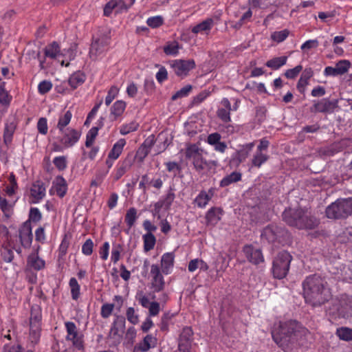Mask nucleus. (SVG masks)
I'll list each match as a JSON object with an SVG mask.
<instances>
[{
  "label": "nucleus",
  "mask_w": 352,
  "mask_h": 352,
  "mask_svg": "<svg viewBox=\"0 0 352 352\" xmlns=\"http://www.w3.org/2000/svg\"><path fill=\"white\" fill-rule=\"evenodd\" d=\"M310 331L296 320L275 322L271 329L272 339L283 352H292L305 345Z\"/></svg>",
  "instance_id": "obj_1"
},
{
  "label": "nucleus",
  "mask_w": 352,
  "mask_h": 352,
  "mask_svg": "<svg viewBox=\"0 0 352 352\" xmlns=\"http://www.w3.org/2000/svg\"><path fill=\"white\" fill-rule=\"evenodd\" d=\"M302 285L305 300L312 307H320L331 298V289L325 277L312 274L307 276Z\"/></svg>",
  "instance_id": "obj_2"
},
{
  "label": "nucleus",
  "mask_w": 352,
  "mask_h": 352,
  "mask_svg": "<svg viewBox=\"0 0 352 352\" xmlns=\"http://www.w3.org/2000/svg\"><path fill=\"white\" fill-rule=\"evenodd\" d=\"M282 218L287 225L299 230H313L320 223L317 218L301 208L285 209Z\"/></svg>",
  "instance_id": "obj_3"
},
{
  "label": "nucleus",
  "mask_w": 352,
  "mask_h": 352,
  "mask_svg": "<svg viewBox=\"0 0 352 352\" xmlns=\"http://www.w3.org/2000/svg\"><path fill=\"white\" fill-rule=\"evenodd\" d=\"M328 219H345L352 215V197L340 198L326 208Z\"/></svg>",
  "instance_id": "obj_4"
},
{
  "label": "nucleus",
  "mask_w": 352,
  "mask_h": 352,
  "mask_svg": "<svg viewBox=\"0 0 352 352\" xmlns=\"http://www.w3.org/2000/svg\"><path fill=\"white\" fill-rule=\"evenodd\" d=\"M111 43L110 31L107 29L100 30L92 38L89 49V56L92 59L104 54L109 49Z\"/></svg>",
  "instance_id": "obj_5"
},
{
  "label": "nucleus",
  "mask_w": 352,
  "mask_h": 352,
  "mask_svg": "<svg viewBox=\"0 0 352 352\" xmlns=\"http://www.w3.org/2000/svg\"><path fill=\"white\" fill-rule=\"evenodd\" d=\"M292 256L287 251L279 252L272 262V272L273 276L277 279L284 278L288 274Z\"/></svg>",
  "instance_id": "obj_6"
},
{
  "label": "nucleus",
  "mask_w": 352,
  "mask_h": 352,
  "mask_svg": "<svg viewBox=\"0 0 352 352\" xmlns=\"http://www.w3.org/2000/svg\"><path fill=\"white\" fill-rule=\"evenodd\" d=\"M261 237L269 243H283L289 238V232L283 227L275 224L266 226L262 231Z\"/></svg>",
  "instance_id": "obj_7"
},
{
  "label": "nucleus",
  "mask_w": 352,
  "mask_h": 352,
  "mask_svg": "<svg viewBox=\"0 0 352 352\" xmlns=\"http://www.w3.org/2000/svg\"><path fill=\"white\" fill-rule=\"evenodd\" d=\"M42 219V214L37 208L32 207L30 209L28 214V219L23 222V229L28 231V235L25 239L23 238V247H30L33 239V234L32 232L31 223H37Z\"/></svg>",
  "instance_id": "obj_8"
},
{
  "label": "nucleus",
  "mask_w": 352,
  "mask_h": 352,
  "mask_svg": "<svg viewBox=\"0 0 352 352\" xmlns=\"http://www.w3.org/2000/svg\"><path fill=\"white\" fill-rule=\"evenodd\" d=\"M338 108V100L322 98L320 100H314L313 106L310 108L311 113H332Z\"/></svg>",
  "instance_id": "obj_9"
},
{
  "label": "nucleus",
  "mask_w": 352,
  "mask_h": 352,
  "mask_svg": "<svg viewBox=\"0 0 352 352\" xmlns=\"http://www.w3.org/2000/svg\"><path fill=\"white\" fill-rule=\"evenodd\" d=\"M125 318L122 316H116L112 323L108 338L113 339L114 344H119L122 338V333L125 329Z\"/></svg>",
  "instance_id": "obj_10"
},
{
  "label": "nucleus",
  "mask_w": 352,
  "mask_h": 352,
  "mask_svg": "<svg viewBox=\"0 0 352 352\" xmlns=\"http://www.w3.org/2000/svg\"><path fill=\"white\" fill-rule=\"evenodd\" d=\"M195 66V62L193 59L175 60L171 64V67L173 68L175 74L182 78L186 77L188 74L189 72L193 69Z\"/></svg>",
  "instance_id": "obj_11"
},
{
  "label": "nucleus",
  "mask_w": 352,
  "mask_h": 352,
  "mask_svg": "<svg viewBox=\"0 0 352 352\" xmlns=\"http://www.w3.org/2000/svg\"><path fill=\"white\" fill-rule=\"evenodd\" d=\"M192 337V328L190 327H184L178 338L177 349L182 352H191Z\"/></svg>",
  "instance_id": "obj_12"
},
{
  "label": "nucleus",
  "mask_w": 352,
  "mask_h": 352,
  "mask_svg": "<svg viewBox=\"0 0 352 352\" xmlns=\"http://www.w3.org/2000/svg\"><path fill=\"white\" fill-rule=\"evenodd\" d=\"M243 252L247 260L253 265H258L265 261L261 249L256 248L252 245H244Z\"/></svg>",
  "instance_id": "obj_13"
},
{
  "label": "nucleus",
  "mask_w": 352,
  "mask_h": 352,
  "mask_svg": "<svg viewBox=\"0 0 352 352\" xmlns=\"http://www.w3.org/2000/svg\"><path fill=\"white\" fill-rule=\"evenodd\" d=\"M59 131L61 133L59 141L66 148L74 146L78 141L81 135L80 132L72 128H66Z\"/></svg>",
  "instance_id": "obj_14"
},
{
  "label": "nucleus",
  "mask_w": 352,
  "mask_h": 352,
  "mask_svg": "<svg viewBox=\"0 0 352 352\" xmlns=\"http://www.w3.org/2000/svg\"><path fill=\"white\" fill-rule=\"evenodd\" d=\"M65 325L67 333L66 340L72 341L73 345L78 349H82L83 342L81 337L78 336L75 323L73 322H66Z\"/></svg>",
  "instance_id": "obj_15"
},
{
  "label": "nucleus",
  "mask_w": 352,
  "mask_h": 352,
  "mask_svg": "<svg viewBox=\"0 0 352 352\" xmlns=\"http://www.w3.org/2000/svg\"><path fill=\"white\" fill-rule=\"evenodd\" d=\"M151 274L153 278L151 287L153 291L155 292L162 291L165 286V282L158 265L153 264L151 266Z\"/></svg>",
  "instance_id": "obj_16"
},
{
  "label": "nucleus",
  "mask_w": 352,
  "mask_h": 352,
  "mask_svg": "<svg viewBox=\"0 0 352 352\" xmlns=\"http://www.w3.org/2000/svg\"><path fill=\"white\" fill-rule=\"evenodd\" d=\"M45 195L44 184L41 181L34 183L30 188V204L38 203Z\"/></svg>",
  "instance_id": "obj_17"
},
{
  "label": "nucleus",
  "mask_w": 352,
  "mask_h": 352,
  "mask_svg": "<svg viewBox=\"0 0 352 352\" xmlns=\"http://www.w3.org/2000/svg\"><path fill=\"white\" fill-rule=\"evenodd\" d=\"M45 266V262L43 260L39 258L38 254V250H34L28 257L27 260V267L29 269H33L35 270H40Z\"/></svg>",
  "instance_id": "obj_18"
},
{
  "label": "nucleus",
  "mask_w": 352,
  "mask_h": 352,
  "mask_svg": "<svg viewBox=\"0 0 352 352\" xmlns=\"http://www.w3.org/2000/svg\"><path fill=\"white\" fill-rule=\"evenodd\" d=\"M175 254L173 252H167L162 255L161 258V266L162 273L167 275L170 273L174 265Z\"/></svg>",
  "instance_id": "obj_19"
},
{
  "label": "nucleus",
  "mask_w": 352,
  "mask_h": 352,
  "mask_svg": "<svg viewBox=\"0 0 352 352\" xmlns=\"http://www.w3.org/2000/svg\"><path fill=\"white\" fill-rule=\"evenodd\" d=\"M248 156V151L245 148L235 151L231 156L229 164L232 167L239 166Z\"/></svg>",
  "instance_id": "obj_20"
},
{
  "label": "nucleus",
  "mask_w": 352,
  "mask_h": 352,
  "mask_svg": "<svg viewBox=\"0 0 352 352\" xmlns=\"http://www.w3.org/2000/svg\"><path fill=\"white\" fill-rule=\"evenodd\" d=\"M52 188L60 197H63L67 190V184L66 180L62 176H57L53 182Z\"/></svg>",
  "instance_id": "obj_21"
},
{
  "label": "nucleus",
  "mask_w": 352,
  "mask_h": 352,
  "mask_svg": "<svg viewBox=\"0 0 352 352\" xmlns=\"http://www.w3.org/2000/svg\"><path fill=\"white\" fill-rule=\"evenodd\" d=\"M155 342H156V339L152 335H151V334L146 335L144 338L143 341L140 342L138 344H137L134 347L133 351H140L141 352H146L151 349V344H153V346H155Z\"/></svg>",
  "instance_id": "obj_22"
},
{
  "label": "nucleus",
  "mask_w": 352,
  "mask_h": 352,
  "mask_svg": "<svg viewBox=\"0 0 352 352\" xmlns=\"http://www.w3.org/2000/svg\"><path fill=\"white\" fill-rule=\"evenodd\" d=\"M242 174L240 172L234 171L230 174L225 176L219 183L221 188L227 187L232 184L236 183L241 180Z\"/></svg>",
  "instance_id": "obj_23"
},
{
  "label": "nucleus",
  "mask_w": 352,
  "mask_h": 352,
  "mask_svg": "<svg viewBox=\"0 0 352 352\" xmlns=\"http://www.w3.org/2000/svg\"><path fill=\"white\" fill-rule=\"evenodd\" d=\"M214 25V21L211 18H208L202 22L195 25L191 31L197 34L198 33L210 31Z\"/></svg>",
  "instance_id": "obj_24"
},
{
  "label": "nucleus",
  "mask_w": 352,
  "mask_h": 352,
  "mask_svg": "<svg viewBox=\"0 0 352 352\" xmlns=\"http://www.w3.org/2000/svg\"><path fill=\"white\" fill-rule=\"evenodd\" d=\"M126 144V141L124 139H120L116 143H115L113 146V148L110 151L108 154L109 158H113V160H116L119 157L120 154L122 152L123 148Z\"/></svg>",
  "instance_id": "obj_25"
},
{
  "label": "nucleus",
  "mask_w": 352,
  "mask_h": 352,
  "mask_svg": "<svg viewBox=\"0 0 352 352\" xmlns=\"http://www.w3.org/2000/svg\"><path fill=\"white\" fill-rule=\"evenodd\" d=\"M15 129L16 124L14 121V118H12L11 120L7 122L5 126L3 138L4 142L6 144H8L10 142H11L12 138L15 131Z\"/></svg>",
  "instance_id": "obj_26"
},
{
  "label": "nucleus",
  "mask_w": 352,
  "mask_h": 352,
  "mask_svg": "<svg viewBox=\"0 0 352 352\" xmlns=\"http://www.w3.org/2000/svg\"><path fill=\"white\" fill-rule=\"evenodd\" d=\"M287 60V56H283L280 57H275L269 60L265 63V65L273 70L278 69L282 66L285 65Z\"/></svg>",
  "instance_id": "obj_27"
},
{
  "label": "nucleus",
  "mask_w": 352,
  "mask_h": 352,
  "mask_svg": "<svg viewBox=\"0 0 352 352\" xmlns=\"http://www.w3.org/2000/svg\"><path fill=\"white\" fill-rule=\"evenodd\" d=\"M126 108V103L122 100H118L113 103L111 107V116H113V120L117 119L120 116Z\"/></svg>",
  "instance_id": "obj_28"
},
{
  "label": "nucleus",
  "mask_w": 352,
  "mask_h": 352,
  "mask_svg": "<svg viewBox=\"0 0 352 352\" xmlns=\"http://www.w3.org/2000/svg\"><path fill=\"white\" fill-rule=\"evenodd\" d=\"M144 242V250L148 252L154 248L156 243V238L153 233H146L142 236Z\"/></svg>",
  "instance_id": "obj_29"
},
{
  "label": "nucleus",
  "mask_w": 352,
  "mask_h": 352,
  "mask_svg": "<svg viewBox=\"0 0 352 352\" xmlns=\"http://www.w3.org/2000/svg\"><path fill=\"white\" fill-rule=\"evenodd\" d=\"M85 80V75L80 72L73 74L69 78V84L73 88L76 89L79 85H82Z\"/></svg>",
  "instance_id": "obj_30"
},
{
  "label": "nucleus",
  "mask_w": 352,
  "mask_h": 352,
  "mask_svg": "<svg viewBox=\"0 0 352 352\" xmlns=\"http://www.w3.org/2000/svg\"><path fill=\"white\" fill-rule=\"evenodd\" d=\"M138 219L137 209L132 207L130 208L126 212L124 221L128 226V230L131 229L134 225Z\"/></svg>",
  "instance_id": "obj_31"
},
{
  "label": "nucleus",
  "mask_w": 352,
  "mask_h": 352,
  "mask_svg": "<svg viewBox=\"0 0 352 352\" xmlns=\"http://www.w3.org/2000/svg\"><path fill=\"white\" fill-rule=\"evenodd\" d=\"M132 163L130 160L125 159L117 168L116 173L114 176L116 181L121 178L124 173L130 168Z\"/></svg>",
  "instance_id": "obj_32"
},
{
  "label": "nucleus",
  "mask_w": 352,
  "mask_h": 352,
  "mask_svg": "<svg viewBox=\"0 0 352 352\" xmlns=\"http://www.w3.org/2000/svg\"><path fill=\"white\" fill-rule=\"evenodd\" d=\"M180 48L179 44L177 41H174L172 42H168L166 45L164 46V52L168 56H176L179 53Z\"/></svg>",
  "instance_id": "obj_33"
},
{
  "label": "nucleus",
  "mask_w": 352,
  "mask_h": 352,
  "mask_svg": "<svg viewBox=\"0 0 352 352\" xmlns=\"http://www.w3.org/2000/svg\"><path fill=\"white\" fill-rule=\"evenodd\" d=\"M201 151L196 144H191L188 146L185 152V156L187 160L192 161L199 155H201Z\"/></svg>",
  "instance_id": "obj_34"
},
{
  "label": "nucleus",
  "mask_w": 352,
  "mask_h": 352,
  "mask_svg": "<svg viewBox=\"0 0 352 352\" xmlns=\"http://www.w3.org/2000/svg\"><path fill=\"white\" fill-rule=\"evenodd\" d=\"M60 52V46L58 43L54 41L50 45H47L45 49V55L51 58H55Z\"/></svg>",
  "instance_id": "obj_35"
},
{
  "label": "nucleus",
  "mask_w": 352,
  "mask_h": 352,
  "mask_svg": "<svg viewBox=\"0 0 352 352\" xmlns=\"http://www.w3.org/2000/svg\"><path fill=\"white\" fill-rule=\"evenodd\" d=\"M336 336L342 340L349 342L352 340V329L348 327H340L337 329Z\"/></svg>",
  "instance_id": "obj_36"
},
{
  "label": "nucleus",
  "mask_w": 352,
  "mask_h": 352,
  "mask_svg": "<svg viewBox=\"0 0 352 352\" xmlns=\"http://www.w3.org/2000/svg\"><path fill=\"white\" fill-rule=\"evenodd\" d=\"M222 210L219 208H210L207 214L206 219L208 222H214L217 223L220 219Z\"/></svg>",
  "instance_id": "obj_37"
},
{
  "label": "nucleus",
  "mask_w": 352,
  "mask_h": 352,
  "mask_svg": "<svg viewBox=\"0 0 352 352\" xmlns=\"http://www.w3.org/2000/svg\"><path fill=\"white\" fill-rule=\"evenodd\" d=\"M72 117L70 111H67L63 116H60L57 124V128L59 131H63L65 126L69 124Z\"/></svg>",
  "instance_id": "obj_38"
},
{
  "label": "nucleus",
  "mask_w": 352,
  "mask_h": 352,
  "mask_svg": "<svg viewBox=\"0 0 352 352\" xmlns=\"http://www.w3.org/2000/svg\"><path fill=\"white\" fill-rule=\"evenodd\" d=\"M211 199V197L206 191H201L195 199V204L199 208H204Z\"/></svg>",
  "instance_id": "obj_39"
},
{
  "label": "nucleus",
  "mask_w": 352,
  "mask_h": 352,
  "mask_svg": "<svg viewBox=\"0 0 352 352\" xmlns=\"http://www.w3.org/2000/svg\"><path fill=\"white\" fill-rule=\"evenodd\" d=\"M28 47L27 52V58L29 60L35 59L36 58L39 56L40 54V47L38 45H36L34 42L29 43Z\"/></svg>",
  "instance_id": "obj_40"
},
{
  "label": "nucleus",
  "mask_w": 352,
  "mask_h": 352,
  "mask_svg": "<svg viewBox=\"0 0 352 352\" xmlns=\"http://www.w3.org/2000/svg\"><path fill=\"white\" fill-rule=\"evenodd\" d=\"M289 34V31L287 29L281 31L274 32L271 34V38L274 41L279 43L285 41Z\"/></svg>",
  "instance_id": "obj_41"
},
{
  "label": "nucleus",
  "mask_w": 352,
  "mask_h": 352,
  "mask_svg": "<svg viewBox=\"0 0 352 352\" xmlns=\"http://www.w3.org/2000/svg\"><path fill=\"white\" fill-rule=\"evenodd\" d=\"M71 288L72 297L74 300H77L80 296V285L75 278H71L69 282Z\"/></svg>",
  "instance_id": "obj_42"
},
{
  "label": "nucleus",
  "mask_w": 352,
  "mask_h": 352,
  "mask_svg": "<svg viewBox=\"0 0 352 352\" xmlns=\"http://www.w3.org/2000/svg\"><path fill=\"white\" fill-rule=\"evenodd\" d=\"M268 156L262 152L256 151V154L254 155L252 160V164L254 166L260 167L263 164H264L267 160Z\"/></svg>",
  "instance_id": "obj_43"
},
{
  "label": "nucleus",
  "mask_w": 352,
  "mask_h": 352,
  "mask_svg": "<svg viewBox=\"0 0 352 352\" xmlns=\"http://www.w3.org/2000/svg\"><path fill=\"white\" fill-rule=\"evenodd\" d=\"M99 127H92L87 133L85 146L89 148L91 147L98 135Z\"/></svg>",
  "instance_id": "obj_44"
},
{
  "label": "nucleus",
  "mask_w": 352,
  "mask_h": 352,
  "mask_svg": "<svg viewBox=\"0 0 352 352\" xmlns=\"http://www.w3.org/2000/svg\"><path fill=\"white\" fill-rule=\"evenodd\" d=\"M192 89V87L190 85H187L184 86L172 96L171 100L174 101L177 100L178 98L186 97L191 91Z\"/></svg>",
  "instance_id": "obj_45"
},
{
  "label": "nucleus",
  "mask_w": 352,
  "mask_h": 352,
  "mask_svg": "<svg viewBox=\"0 0 352 352\" xmlns=\"http://www.w3.org/2000/svg\"><path fill=\"white\" fill-rule=\"evenodd\" d=\"M122 245L121 244H113L111 259L113 263H116L120 260V253L122 251Z\"/></svg>",
  "instance_id": "obj_46"
},
{
  "label": "nucleus",
  "mask_w": 352,
  "mask_h": 352,
  "mask_svg": "<svg viewBox=\"0 0 352 352\" xmlns=\"http://www.w3.org/2000/svg\"><path fill=\"white\" fill-rule=\"evenodd\" d=\"M41 313L38 306L32 307L31 309L30 322L41 323Z\"/></svg>",
  "instance_id": "obj_47"
},
{
  "label": "nucleus",
  "mask_w": 352,
  "mask_h": 352,
  "mask_svg": "<svg viewBox=\"0 0 352 352\" xmlns=\"http://www.w3.org/2000/svg\"><path fill=\"white\" fill-rule=\"evenodd\" d=\"M340 304L344 310L352 309V296L347 294H342L340 296Z\"/></svg>",
  "instance_id": "obj_48"
},
{
  "label": "nucleus",
  "mask_w": 352,
  "mask_h": 352,
  "mask_svg": "<svg viewBox=\"0 0 352 352\" xmlns=\"http://www.w3.org/2000/svg\"><path fill=\"white\" fill-rule=\"evenodd\" d=\"M351 63L349 60H342L338 62L336 65L337 71L340 75H343L346 73L350 67Z\"/></svg>",
  "instance_id": "obj_49"
},
{
  "label": "nucleus",
  "mask_w": 352,
  "mask_h": 352,
  "mask_svg": "<svg viewBox=\"0 0 352 352\" xmlns=\"http://www.w3.org/2000/svg\"><path fill=\"white\" fill-rule=\"evenodd\" d=\"M115 305L113 303H105L101 307L100 315L103 318H108L112 314Z\"/></svg>",
  "instance_id": "obj_50"
},
{
  "label": "nucleus",
  "mask_w": 352,
  "mask_h": 352,
  "mask_svg": "<svg viewBox=\"0 0 352 352\" xmlns=\"http://www.w3.org/2000/svg\"><path fill=\"white\" fill-rule=\"evenodd\" d=\"M164 23V19L161 16L149 17L147 21V25L152 28H157L161 26Z\"/></svg>",
  "instance_id": "obj_51"
},
{
  "label": "nucleus",
  "mask_w": 352,
  "mask_h": 352,
  "mask_svg": "<svg viewBox=\"0 0 352 352\" xmlns=\"http://www.w3.org/2000/svg\"><path fill=\"white\" fill-rule=\"evenodd\" d=\"M139 126V124L135 121L130 122L129 124L123 125L120 129V133L122 135H126L131 132L135 131Z\"/></svg>",
  "instance_id": "obj_52"
},
{
  "label": "nucleus",
  "mask_w": 352,
  "mask_h": 352,
  "mask_svg": "<svg viewBox=\"0 0 352 352\" xmlns=\"http://www.w3.org/2000/svg\"><path fill=\"white\" fill-rule=\"evenodd\" d=\"M53 163L58 170H64L67 168V158L65 156L56 157Z\"/></svg>",
  "instance_id": "obj_53"
},
{
  "label": "nucleus",
  "mask_w": 352,
  "mask_h": 352,
  "mask_svg": "<svg viewBox=\"0 0 352 352\" xmlns=\"http://www.w3.org/2000/svg\"><path fill=\"white\" fill-rule=\"evenodd\" d=\"M126 318L129 322L133 324H136L139 322V316L135 314L133 307H129L126 312Z\"/></svg>",
  "instance_id": "obj_54"
},
{
  "label": "nucleus",
  "mask_w": 352,
  "mask_h": 352,
  "mask_svg": "<svg viewBox=\"0 0 352 352\" xmlns=\"http://www.w3.org/2000/svg\"><path fill=\"white\" fill-rule=\"evenodd\" d=\"M195 169L201 172L205 169L206 160L204 159L202 154L192 161Z\"/></svg>",
  "instance_id": "obj_55"
},
{
  "label": "nucleus",
  "mask_w": 352,
  "mask_h": 352,
  "mask_svg": "<svg viewBox=\"0 0 352 352\" xmlns=\"http://www.w3.org/2000/svg\"><path fill=\"white\" fill-rule=\"evenodd\" d=\"M302 69V65H298L294 67L293 69H289L286 70L285 72V76L287 78L294 79L299 74Z\"/></svg>",
  "instance_id": "obj_56"
},
{
  "label": "nucleus",
  "mask_w": 352,
  "mask_h": 352,
  "mask_svg": "<svg viewBox=\"0 0 352 352\" xmlns=\"http://www.w3.org/2000/svg\"><path fill=\"white\" fill-rule=\"evenodd\" d=\"M217 117L223 122H229L231 120L230 111L223 108L219 109L217 111Z\"/></svg>",
  "instance_id": "obj_57"
},
{
  "label": "nucleus",
  "mask_w": 352,
  "mask_h": 352,
  "mask_svg": "<svg viewBox=\"0 0 352 352\" xmlns=\"http://www.w3.org/2000/svg\"><path fill=\"white\" fill-rule=\"evenodd\" d=\"M94 243L91 239L85 241L82 246V252L86 256H89L93 252Z\"/></svg>",
  "instance_id": "obj_58"
},
{
  "label": "nucleus",
  "mask_w": 352,
  "mask_h": 352,
  "mask_svg": "<svg viewBox=\"0 0 352 352\" xmlns=\"http://www.w3.org/2000/svg\"><path fill=\"white\" fill-rule=\"evenodd\" d=\"M52 87V84L49 80H43L38 85V90L41 94L49 92Z\"/></svg>",
  "instance_id": "obj_59"
},
{
  "label": "nucleus",
  "mask_w": 352,
  "mask_h": 352,
  "mask_svg": "<svg viewBox=\"0 0 352 352\" xmlns=\"http://www.w3.org/2000/svg\"><path fill=\"white\" fill-rule=\"evenodd\" d=\"M118 94V88L116 86L111 87L108 91L107 96L105 98L106 105L109 106L113 100V99L116 98Z\"/></svg>",
  "instance_id": "obj_60"
},
{
  "label": "nucleus",
  "mask_w": 352,
  "mask_h": 352,
  "mask_svg": "<svg viewBox=\"0 0 352 352\" xmlns=\"http://www.w3.org/2000/svg\"><path fill=\"white\" fill-rule=\"evenodd\" d=\"M37 129L42 135H46L47 133V120L45 118H39L37 122Z\"/></svg>",
  "instance_id": "obj_61"
},
{
  "label": "nucleus",
  "mask_w": 352,
  "mask_h": 352,
  "mask_svg": "<svg viewBox=\"0 0 352 352\" xmlns=\"http://www.w3.org/2000/svg\"><path fill=\"white\" fill-rule=\"evenodd\" d=\"M165 165L167 170L169 173H173L175 176L177 172H180L182 170L180 165L176 162H168L165 163Z\"/></svg>",
  "instance_id": "obj_62"
},
{
  "label": "nucleus",
  "mask_w": 352,
  "mask_h": 352,
  "mask_svg": "<svg viewBox=\"0 0 352 352\" xmlns=\"http://www.w3.org/2000/svg\"><path fill=\"white\" fill-rule=\"evenodd\" d=\"M210 94V91L208 90H204L201 91L199 94L193 98L192 103L193 104H199L202 102L207 97H208Z\"/></svg>",
  "instance_id": "obj_63"
},
{
  "label": "nucleus",
  "mask_w": 352,
  "mask_h": 352,
  "mask_svg": "<svg viewBox=\"0 0 352 352\" xmlns=\"http://www.w3.org/2000/svg\"><path fill=\"white\" fill-rule=\"evenodd\" d=\"M3 352H22V348L20 344H8L3 347Z\"/></svg>",
  "instance_id": "obj_64"
}]
</instances>
